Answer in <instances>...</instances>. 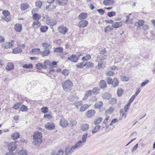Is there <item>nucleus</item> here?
<instances>
[{
    "instance_id": "1",
    "label": "nucleus",
    "mask_w": 155,
    "mask_h": 155,
    "mask_svg": "<svg viewBox=\"0 0 155 155\" xmlns=\"http://www.w3.org/2000/svg\"><path fill=\"white\" fill-rule=\"evenodd\" d=\"M42 134L40 132H36L33 135V143L36 146H39L42 142Z\"/></svg>"
},
{
    "instance_id": "2",
    "label": "nucleus",
    "mask_w": 155,
    "mask_h": 155,
    "mask_svg": "<svg viewBox=\"0 0 155 155\" xmlns=\"http://www.w3.org/2000/svg\"><path fill=\"white\" fill-rule=\"evenodd\" d=\"M64 90L66 91H69L73 86V84L70 80H67L62 84Z\"/></svg>"
},
{
    "instance_id": "3",
    "label": "nucleus",
    "mask_w": 155,
    "mask_h": 155,
    "mask_svg": "<svg viewBox=\"0 0 155 155\" xmlns=\"http://www.w3.org/2000/svg\"><path fill=\"white\" fill-rule=\"evenodd\" d=\"M3 16L1 17V21H6L8 22L11 20V17L10 16V13L7 10H4L2 12Z\"/></svg>"
},
{
    "instance_id": "4",
    "label": "nucleus",
    "mask_w": 155,
    "mask_h": 155,
    "mask_svg": "<svg viewBox=\"0 0 155 155\" xmlns=\"http://www.w3.org/2000/svg\"><path fill=\"white\" fill-rule=\"evenodd\" d=\"M58 29L59 32L63 35H65L69 31L68 28L64 26L58 27Z\"/></svg>"
},
{
    "instance_id": "5",
    "label": "nucleus",
    "mask_w": 155,
    "mask_h": 155,
    "mask_svg": "<svg viewBox=\"0 0 155 155\" xmlns=\"http://www.w3.org/2000/svg\"><path fill=\"white\" fill-rule=\"evenodd\" d=\"M75 149L73 146H69L67 147L64 150V153L66 155L71 154Z\"/></svg>"
},
{
    "instance_id": "6",
    "label": "nucleus",
    "mask_w": 155,
    "mask_h": 155,
    "mask_svg": "<svg viewBox=\"0 0 155 155\" xmlns=\"http://www.w3.org/2000/svg\"><path fill=\"white\" fill-rule=\"evenodd\" d=\"M88 23L87 21L83 20L78 22V26L80 28H85L87 26Z\"/></svg>"
},
{
    "instance_id": "7",
    "label": "nucleus",
    "mask_w": 155,
    "mask_h": 155,
    "mask_svg": "<svg viewBox=\"0 0 155 155\" xmlns=\"http://www.w3.org/2000/svg\"><path fill=\"white\" fill-rule=\"evenodd\" d=\"M95 113V111L94 109L88 110L85 113V115L87 117L91 118L94 116Z\"/></svg>"
},
{
    "instance_id": "8",
    "label": "nucleus",
    "mask_w": 155,
    "mask_h": 155,
    "mask_svg": "<svg viewBox=\"0 0 155 155\" xmlns=\"http://www.w3.org/2000/svg\"><path fill=\"white\" fill-rule=\"evenodd\" d=\"M68 121L65 119L62 118L60 120L59 125L63 127H66L68 125Z\"/></svg>"
},
{
    "instance_id": "9",
    "label": "nucleus",
    "mask_w": 155,
    "mask_h": 155,
    "mask_svg": "<svg viewBox=\"0 0 155 155\" xmlns=\"http://www.w3.org/2000/svg\"><path fill=\"white\" fill-rule=\"evenodd\" d=\"M45 128L48 130H52L55 128L54 124L52 122H48L46 123L45 125Z\"/></svg>"
},
{
    "instance_id": "10",
    "label": "nucleus",
    "mask_w": 155,
    "mask_h": 155,
    "mask_svg": "<svg viewBox=\"0 0 155 155\" xmlns=\"http://www.w3.org/2000/svg\"><path fill=\"white\" fill-rule=\"evenodd\" d=\"M15 141L9 143L8 145V149L10 150H15L17 147V145L16 144Z\"/></svg>"
},
{
    "instance_id": "11",
    "label": "nucleus",
    "mask_w": 155,
    "mask_h": 155,
    "mask_svg": "<svg viewBox=\"0 0 155 155\" xmlns=\"http://www.w3.org/2000/svg\"><path fill=\"white\" fill-rule=\"evenodd\" d=\"M67 59L70 61L71 62L76 63L78 61V58L76 55H72L70 57L68 58Z\"/></svg>"
},
{
    "instance_id": "12",
    "label": "nucleus",
    "mask_w": 155,
    "mask_h": 155,
    "mask_svg": "<svg viewBox=\"0 0 155 155\" xmlns=\"http://www.w3.org/2000/svg\"><path fill=\"white\" fill-rule=\"evenodd\" d=\"M15 30L18 32H20L22 30V25L21 24L18 23L15 24L14 27Z\"/></svg>"
},
{
    "instance_id": "13",
    "label": "nucleus",
    "mask_w": 155,
    "mask_h": 155,
    "mask_svg": "<svg viewBox=\"0 0 155 155\" xmlns=\"http://www.w3.org/2000/svg\"><path fill=\"white\" fill-rule=\"evenodd\" d=\"M14 45V41H12L11 42H7L4 44V48H11Z\"/></svg>"
},
{
    "instance_id": "14",
    "label": "nucleus",
    "mask_w": 155,
    "mask_h": 155,
    "mask_svg": "<svg viewBox=\"0 0 155 155\" xmlns=\"http://www.w3.org/2000/svg\"><path fill=\"white\" fill-rule=\"evenodd\" d=\"M41 53L40 48H34L32 49L31 54L32 55H38Z\"/></svg>"
},
{
    "instance_id": "15",
    "label": "nucleus",
    "mask_w": 155,
    "mask_h": 155,
    "mask_svg": "<svg viewBox=\"0 0 155 155\" xmlns=\"http://www.w3.org/2000/svg\"><path fill=\"white\" fill-rule=\"evenodd\" d=\"M91 106V104H84L82 105L80 108L79 111L80 112H84L86 110L87 108Z\"/></svg>"
},
{
    "instance_id": "16",
    "label": "nucleus",
    "mask_w": 155,
    "mask_h": 155,
    "mask_svg": "<svg viewBox=\"0 0 155 155\" xmlns=\"http://www.w3.org/2000/svg\"><path fill=\"white\" fill-rule=\"evenodd\" d=\"M14 65L12 63L9 62L7 64L5 69L8 71H10L14 68Z\"/></svg>"
},
{
    "instance_id": "17",
    "label": "nucleus",
    "mask_w": 155,
    "mask_h": 155,
    "mask_svg": "<svg viewBox=\"0 0 155 155\" xmlns=\"http://www.w3.org/2000/svg\"><path fill=\"white\" fill-rule=\"evenodd\" d=\"M122 26V21L120 22H116L113 23L112 25V27L114 28H117L121 27Z\"/></svg>"
},
{
    "instance_id": "18",
    "label": "nucleus",
    "mask_w": 155,
    "mask_h": 155,
    "mask_svg": "<svg viewBox=\"0 0 155 155\" xmlns=\"http://www.w3.org/2000/svg\"><path fill=\"white\" fill-rule=\"evenodd\" d=\"M87 17V14L86 13H80L78 15V18L80 20H84Z\"/></svg>"
},
{
    "instance_id": "19",
    "label": "nucleus",
    "mask_w": 155,
    "mask_h": 155,
    "mask_svg": "<svg viewBox=\"0 0 155 155\" xmlns=\"http://www.w3.org/2000/svg\"><path fill=\"white\" fill-rule=\"evenodd\" d=\"M29 7V6L28 4L24 3L21 4V9L22 11H25L27 10Z\"/></svg>"
},
{
    "instance_id": "20",
    "label": "nucleus",
    "mask_w": 155,
    "mask_h": 155,
    "mask_svg": "<svg viewBox=\"0 0 155 155\" xmlns=\"http://www.w3.org/2000/svg\"><path fill=\"white\" fill-rule=\"evenodd\" d=\"M89 128V125L87 124H84L81 126V129L83 131L87 130Z\"/></svg>"
},
{
    "instance_id": "21",
    "label": "nucleus",
    "mask_w": 155,
    "mask_h": 155,
    "mask_svg": "<svg viewBox=\"0 0 155 155\" xmlns=\"http://www.w3.org/2000/svg\"><path fill=\"white\" fill-rule=\"evenodd\" d=\"M36 68L37 69H41L42 68H47V65L42 64L40 63H38L36 65Z\"/></svg>"
},
{
    "instance_id": "22",
    "label": "nucleus",
    "mask_w": 155,
    "mask_h": 155,
    "mask_svg": "<svg viewBox=\"0 0 155 155\" xmlns=\"http://www.w3.org/2000/svg\"><path fill=\"white\" fill-rule=\"evenodd\" d=\"M50 52V51L48 49H44V50L41 52V55L42 57L47 56Z\"/></svg>"
},
{
    "instance_id": "23",
    "label": "nucleus",
    "mask_w": 155,
    "mask_h": 155,
    "mask_svg": "<svg viewBox=\"0 0 155 155\" xmlns=\"http://www.w3.org/2000/svg\"><path fill=\"white\" fill-rule=\"evenodd\" d=\"M84 144L81 140H79L74 145H73L75 149L78 147H80L83 146Z\"/></svg>"
},
{
    "instance_id": "24",
    "label": "nucleus",
    "mask_w": 155,
    "mask_h": 155,
    "mask_svg": "<svg viewBox=\"0 0 155 155\" xmlns=\"http://www.w3.org/2000/svg\"><path fill=\"white\" fill-rule=\"evenodd\" d=\"M32 15V18L34 20L38 21L41 18V15L38 13L34 14Z\"/></svg>"
},
{
    "instance_id": "25",
    "label": "nucleus",
    "mask_w": 155,
    "mask_h": 155,
    "mask_svg": "<svg viewBox=\"0 0 155 155\" xmlns=\"http://www.w3.org/2000/svg\"><path fill=\"white\" fill-rule=\"evenodd\" d=\"M144 23V21L141 20H140L138 22H136L135 23V25L136 26L140 28L141 26L143 25Z\"/></svg>"
},
{
    "instance_id": "26",
    "label": "nucleus",
    "mask_w": 155,
    "mask_h": 155,
    "mask_svg": "<svg viewBox=\"0 0 155 155\" xmlns=\"http://www.w3.org/2000/svg\"><path fill=\"white\" fill-rule=\"evenodd\" d=\"M118 80L116 78H114L113 79L111 84L113 87H115L118 85Z\"/></svg>"
},
{
    "instance_id": "27",
    "label": "nucleus",
    "mask_w": 155,
    "mask_h": 155,
    "mask_svg": "<svg viewBox=\"0 0 155 155\" xmlns=\"http://www.w3.org/2000/svg\"><path fill=\"white\" fill-rule=\"evenodd\" d=\"M46 23L47 24L51 26H53L57 24L56 21H53L51 20H46Z\"/></svg>"
},
{
    "instance_id": "28",
    "label": "nucleus",
    "mask_w": 155,
    "mask_h": 155,
    "mask_svg": "<svg viewBox=\"0 0 155 155\" xmlns=\"http://www.w3.org/2000/svg\"><path fill=\"white\" fill-rule=\"evenodd\" d=\"M103 103L102 101H98L95 104L94 107L95 108L100 109L103 106Z\"/></svg>"
},
{
    "instance_id": "29",
    "label": "nucleus",
    "mask_w": 155,
    "mask_h": 155,
    "mask_svg": "<svg viewBox=\"0 0 155 155\" xmlns=\"http://www.w3.org/2000/svg\"><path fill=\"white\" fill-rule=\"evenodd\" d=\"M92 93L91 90L87 91L85 94L84 97L83 98V101L86 100L88 97L90 96L92 94Z\"/></svg>"
},
{
    "instance_id": "30",
    "label": "nucleus",
    "mask_w": 155,
    "mask_h": 155,
    "mask_svg": "<svg viewBox=\"0 0 155 155\" xmlns=\"http://www.w3.org/2000/svg\"><path fill=\"white\" fill-rule=\"evenodd\" d=\"M11 137L13 140L17 139L19 137V134L17 132L13 133L11 135Z\"/></svg>"
},
{
    "instance_id": "31",
    "label": "nucleus",
    "mask_w": 155,
    "mask_h": 155,
    "mask_svg": "<svg viewBox=\"0 0 155 155\" xmlns=\"http://www.w3.org/2000/svg\"><path fill=\"white\" fill-rule=\"evenodd\" d=\"M103 118L101 117H98L95 119L94 121V124L97 125L101 122L103 120Z\"/></svg>"
},
{
    "instance_id": "32",
    "label": "nucleus",
    "mask_w": 155,
    "mask_h": 155,
    "mask_svg": "<svg viewBox=\"0 0 155 155\" xmlns=\"http://www.w3.org/2000/svg\"><path fill=\"white\" fill-rule=\"evenodd\" d=\"M22 51V49L19 48H15L13 49L12 53L14 54H17L21 52Z\"/></svg>"
},
{
    "instance_id": "33",
    "label": "nucleus",
    "mask_w": 155,
    "mask_h": 155,
    "mask_svg": "<svg viewBox=\"0 0 155 155\" xmlns=\"http://www.w3.org/2000/svg\"><path fill=\"white\" fill-rule=\"evenodd\" d=\"M102 97L104 99H108L111 97V95L107 93L103 94L102 95Z\"/></svg>"
},
{
    "instance_id": "34",
    "label": "nucleus",
    "mask_w": 155,
    "mask_h": 155,
    "mask_svg": "<svg viewBox=\"0 0 155 155\" xmlns=\"http://www.w3.org/2000/svg\"><path fill=\"white\" fill-rule=\"evenodd\" d=\"M99 85L101 88L105 87L107 85L105 81L104 80H101L100 82Z\"/></svg>"
},
{
    "instance_id": "35",
    "label": "nucleus",
    "mask_w": 155,
    "mask_h": 155,
    "mask_svg": "<svg viewBox=\"0 0 155 155\" xmlns=\"http://www.w3.org/2000/svg\"><path fill=\"white\" fill-rule=\"evenodd\" d=\"M41 25V23L38 21H34L33 22L32 24V26L33 27H35V28H37L39 27Z\"/></svg>"
},
{
    "instance_id": "36",
    "label": "nucleus",
    "mask_w": 155,
    "mask_h": 155,
    "mask_svg": "<svg viewBox=\"0 0 155 155\" xmlns=\"http://www.w3.org/2000/svg\"><path fill=\"white\" fill-rule=\"evenodd\" d=\"M100 127L101 126L100 125H97L95 126L92 131V134H94L97 132L100 129Z\"/></svg>"
},
{
    "instance_id": "37",
    "label": "nucleus",
    "mask_w": 155,
    "mask_h": 155,
    "mask_svg": "<svg viewBox=\"0 0 155 155\" xmlns=\"http://www.w3.org/2000/svg\"><path fill=\"white\" fill-rule=\"evenodd\" d=\"M100 90L99 88L98 87H94L91 90L92 93L96 95L97 94Z\"/></svg>"
},
{
    "instance_id": "38",
    "label": "nucleus",
    "mask_w": 155,
    "mask_h": 155,
    "mask_svg": "<svg viewBox=\"0 0 155 155\" xmlns=\"http://www.w3.org/2000/svg\"><path fill=\"white\" fill-rule=\"evenodd\" d=\"M73 104L75 105L77 108H78L79 106L82 105L83 103L82 101H79L74 102Z\"/></svg>"
},
{
    "instance_id": "39",
    "label": "nucleus",
    "mask_w": 155,
    "mask_h": 155,
    "mask_svg": "<svg viewBox=\"0 0 155 155\" xmlns=\"http://www.w3.org/2000/svg\"><path fill=\"white\" fill-rule=\"evenodd\" d=\"M91 58V56L90 54H87L85 56L83 57L82 58V61H88Z\"/></svg>"
},
{
    "instance_id": "40",
    "label": "nucleus",
    "mask_w": 155,
    "mask_h": 155,
    "mask_svg": "<svg viewBox=\"0 0 155 155\" xmlns=\"http://www.w3.org/2000/svg\"><path fill=\"white\" fill-rule=\"evenodd\" d=\"M113 30V28L110 25L107 26L104 29V31L105 32H109Z\"/></svg>"
},
{
    "instance_id": "41",
    "label": "nucleus",
    "mask_w": 155,
    "mask_h": 155,
    "mask_svg": "<svg viewBox=\"0 0 155 155\" xmlns=\"http://www.w3.org/2000/svg\"><path fill=\"white\" fill-rule=\"evenodd\" d=\"M21 104L22 103L21 102H17L13 105L12 108L15 110H17Z\"/></svg>"
},
{
    "instance_id": "42",
    "label": "nucleus",
    "mask_w": 155,
    "mask_h": 155,
    "mask_svg": "<svg viewBox=\"0 0 155 155\" xmlns=\"http://www.w3.org/2000/svg\"><path fill=\"white\" fill-rule=\"evenodd\" d=\"M107 55L106 54H100L98 56V58L100 60L102 61L105 60L107 58Z\"/></svg>"
},
{
    "instance_id": "43",
    "label": "nucleus",
    "mask_w": 155,
    "mask_h": 155,
    "mask_svg": "<svg viewBox=\"0 0 155 155\" xmlns=\"http://www.w3.org/2000/svg\"><path fill=\"white\" fill-rule=\"evenodd\" d=\"M56 1L59 5H65L66 2L65 0H56Z\"/></svg>"
},
{
    "instance_id": "44",
    "label": "nucleus",
    "mask_w": 155,
    "mask_h": 155,
    "mask_svg": "<svg viewBox=\"0 0 155 155\" xmlns=\"http://www.w3.org/2000/svg\"><path fill=\"white\" fill-rule=\"evenodd\" d=\"M20 111L22 112L26 111L28 110V108L27 107L24 105H22L20 108Z\"/></svg>"
},
{
    "instance_id": "45",
    "label": "nucleus",
    "mask_w": 155,
    "mask_h": 155,
    "mask_svg": "<svg viewBox=\"0 0 155 155\" xmlns=\"http://www.w3.org/2000/svg\"><path fill=\"white\" fill-rule=\"evenodd\" d=\"M93 65V63L91 61L87 62L85 64V66L87 68H92Z\"/></svg>"
},
{
    "instance_id": "46",
    "label": "nucleus",
    "mask_w": 155,
    "mask_h": 155,
    "mask_svg": "<svg viewBox=\"0 0 155 155\" xmlns=\"http://www.w3.org/2000/svg\"><path fill=\"white\" fill-rule=\"evenodd\" d=\"M40 30L42 32H45L48 29V27L45 26H41L40 28Z\"/></svg>"
},
{
    "instance_id": "47",
    "label": "nucleus",
    "mask_w": 155,
    "mask_h": 155,
    "mask_svg": "<svg viewBox=\"0 0 155 155\" xmlns=\"http://www.w3.org/2000/svg\"><path fill=\"white\" fill-rule=\"evenodd\" d=\"M18 154V155H27V153L25 150H22L19 152Z\"/></svg>"
},
{
    "instance_id": "48",
    "label": "nucleus",
    "mask_w": 155,
    "mask_h": 155,
    "mask_svg": "<svg viewBox=\"0 0 155 155\" xmlns=\"http://www.w3.org/2000/svg\"><path fill=\"white\" fill-rule=\"evenodd\" d=\"M41 45L44 49H48V48L50 44L47 42H45L41 44Z\"/></svg>"
},
{
    "instance_id": "49",
    "label": "nucleus",
    "mask_w": 155,
    "mask_h": 155,
    "mask_svg": "<svg viewBox=\"0 0 155 155\" xmlns=\"http://www.w3.org/2000/svg\"><path fill=\"white\" fill-rule=\"evenodd\" d=\"M63 50V48L61 47H58L56 48L54 50V51L55 52L61 53Z\"/></svg>"
},
{
    "instance_id": "50",
    "label": "nucleus",
    "mask_w": 155,
    "mask_h": 155,
    "mask_svg": "<svg viewBox=\"0 0 155 155\" xmlns=\"http://www.w3.org/2000/svg\"><path fill=\"white\" fill-rule=\"evenodd\" d=\"M104 64L103 63V62H99L98 63V64L97 66V68L98 69L102 68H103L104 67Z\"/></svg>"
},
{
    "instance_id": "51",
    "label": "nucleus",
    "mask_w": 155,
    "mask_h": 155,
    "mask_svg": "<svg viewBox=\"0 0 155 155\" xmlns=\"http://www.w3.org/2000/svg\"><path fill=\"white\" fill-rule=\"evenodd\" d=\"M123 92L124 90L123 89L120 88L118 89L117 92V95L119 97L120 96L123 94Z\"/></svg>"
},
{
    "instance_id": "52",
    "label": "nucleus",
    "mask_w": 155,
    "mask_h": 155,
    "mask_svg": "<svg viewBox=\"0 0 155 155\" xmlns=\"http://www.w3.org/2000/svg\"><path fill=\"white\" fill-rule=\"evenodd\" d=\"M44 117L48 120L51 119L52 118V115L50 114H44Z\"/></svg>"
},
{
    "instance_id": "53",
    "label": "nucleus",
    "mask_w": 155,
    "mask_h": 155,
    "mask_svg": "<svg viewBox=\"0 0 155 155\" xmlns=\"http://www.w3.org/2000/svg\"><path fill=\"white\" fill-rule=\"evenodd\" d=\"M32 65L31 64H25L22 67L23 68L28 69L31 68L32 67Z\"/></svg>"
},
{
    "instance_id": "54",
    "label": "nucleus",
    "mask_w": 155,
    "mask_h": 155,
    "mask_svg": "<svg viewBox=\"0 0 155 155\" xmlns=\"http://www.w3.org/2000/svg\"><path fill=\"white\" fill-rule=\"evenodd\" d=\"M117 102V99L114 98L111 99L109 101V103L111 104H116Z\"/></svg>"
},
{
    "instance_id": "55",
    "label": "nucleus",
    "mask_w": 155,
    "mask_h": 155,
    "mask_svg": "<svg viewBox=\"0 0 155 155\" xmlns=\"http://www.w3.org/2000/svg\"><path fill=\"white\" fill-rule=\"evenodd\" d=\"M77 67L80 68H83L84 66H85V64H84L83 62L78 63L76 65Z\"/></svg>"
},
{
    "instance_id": "56",
    "label": "nucleus",
    "mask_w": 155,
    "mask_h": 155,
    "mask_svg": "<svg viewBox=\"0 0 155 155\" xmlns=\"http://www.w3.org/2000/svg\"><path fill=\"white\" fill-rule=\"evenodd\" d=\"M87 135H88L87 134H84L82 138V142L83 143H85L86 142V139L87 138Z\"/></svg>"
},
{
    "instance_id": "57",
    "label": "nucleus",
    "mask_w": 155,
    "mask_h": 155,
    "mask_svg": "<svg viewBox=\"0 0 155 155\" xmlns=\"http://www.w3.org/2000/svg\"><path fill=\"white\" fill-rule=\"evenodd\" d=\"M41 111L44 113H46L48 111V108L47 107H45L41 108Z\"/></svg>"
},
{
    "instance_id": "58",
    "label": "nucleus",
    "mask_w": 155,
    "mask_h": 155,
    "mask_svg": "<svg viewBox=\"0 0 155 155\" xmlns=\"http://www.w3.org/2000/svg\"><path fill=\"white\" fill-rule=\"evenodd\" d=\"M35 4L37 7L40 8L42 5V2L40 1H37L36 2Z\"/></svg>"
},
{
    "instance_id": "59",
    "label": "nucleus",
    "mask_w": 155,
    "mask_h": 155,
    "mask_svg": "<svg viewBox=\"0 0 155 155\" xmlns=\"http://www.w3.org/2000/svg\"><path fill=\"white\" fill-rule=\"evenodd\" d=\"M113 80L110 77H108L106 78L107 83L109 84H111Z\"/></svg>"
},
{
    "instance_id": "60",
    "label": "nucleus",
    "mask_w": 155,
    "mask_h": 155,
    "mask_svg": "<svg viewBox=\"0 0 155 155\" xmlns=\"http://www.w3.org/2000/svg\"><path fill=\"white\" fill-rule=\"evenodd\" d=\"M61 73L65 76H67L69 72L68 70L64 69L62 71Z\"/></svg>"
},
{
    "instance_id": "61",
    "label": "nucleus",
    "mask_w": 155,
    "mask_h": 155,
    "mask_svg": "<svg viewBox=\"0 0 155 155\" xmlns=\"http://www.w3.org/2000/svg\"><path fill=\"white\" fill-rule=\"evenodd\" d=\"M113 111L114 109L113 108H110L105 111V113L106 114H108L111 113Z\"/></svg>"
},
{
    "instance_id": "62",
    "label": "nucleus",
    "mask_w": 155,
    "mask_h": 155,
    "mask_svg": "<svg viewBox=\"0 0 155 155\" xmlns=\"http://www.w3.org/2000/svg\"><path fill=\"white\" fill-rule=\"evenodd\" d=\"M106 53L107 51L104 48L100 50V54H105Z\"/></svg>"
},
{
    "instance_id": "63",
    "label": "nucleus",
    "mask_w": 155,
    "mask_h": 155,
    "mask_svg": "<svg viewBox=\"0 0 155 155\" xmlns=\"http://www.w3.org/2000/svg\"><path fill=\"white\" fill-rule=\"evenodd\" d=\"M116 13L115 12H110L107 13V15L109 17H111L115 15Z\"/></svg>"
},
{
    "instance_id": "64",
    "label": "nucleus",
    "mask_w": 155,
    "mask_h": 155,
    "mask_svg": "<svg viewBox=\"0 0 155 155\" xmlns=\"http://www.w3.org/2000/svg\"><path fill=\"white\" fill-rule=\"evenodd\" d=\"M77 123V121L75 120H72L70 121V125H71V126H75Z\"/></svg>"
}]
</instances>
